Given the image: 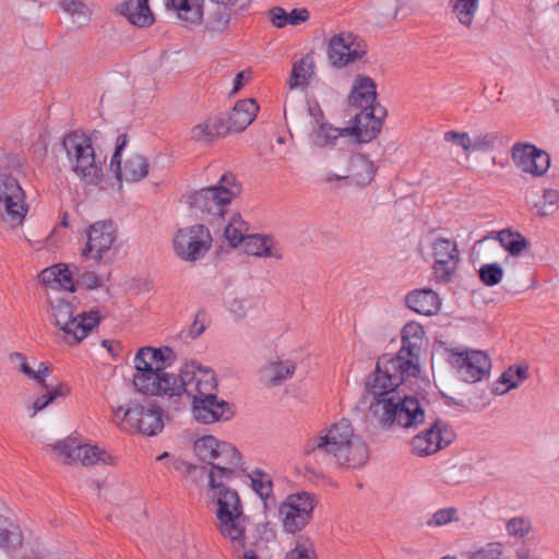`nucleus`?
Returning a JSON list of instances; mask_svg holds the SVG:
<instances>
[{"label":"nucleus","mask_w":559,"mask_h":559,"mask_svg":"<svg viewBox=\"0 0 559 559\" xmlns=\"http://www.w3.org/2000/svg\"><path fill=\"white\" fill-rule=\"evenodd\" d=\"M412 376L397 372L371 373L365 383V399L372 420L381 428L417 429L425 423L426 412L420 401L407 395L402 384Z\"/></svg>","instance_id":"obj_1"},{"label":"nucleus","mask_w":559,"mask_h":559,"mask_svg":"<svg viewBox=\"0 0 559 559\" xmlns=\"http://www.w3.org/2000/svg\"><path fill=\"white\" fill-rule=\"evenodd\" d=\"M305 451L328 456L343 471L359 469L370 457L368 444L347 418H341L320 430L307 441Z\"/></svg>","instance_id":"obj_2"},{"label":"nucleus","mask_w":559,"mask_h":559,"mask_svg":"<svg viewBox=\"0 0 559 559\" xmlns=\"http://www.w3.org/2000/svg\"><path fill=\"white\" fill-rule=\"evenodd\" d=\"M70 169L85 185L96 186L104 178L105 157L96 153L88 135L71 132L62 141Z\"/></svg>","instance_id":"obj_3"},{"label":"nucleus","mask_w":559,"mask_h":559,"mask_svg":"<svg viewBox=\"0 0 559 559\" xmlns=\"http://www.w3.org/2000/svg\"><path fill=\"white\" fill-rule=\"evenodd\" d=\"M425 330L416 321L407 322L402 330V347L396 355H383L376 365V371L397 372L406 376H418L419 352L424 343Z\"/></svg>","instance_id":"obj_4"},{"label":"nucleus","mask_w":559,"mask_h":559,"mask_svg":"<svg viewBox=\"0 0 559 559\" xmlns=\"http://www.w3.org/2000/svg\"><path fill=\"white\" fill-rule=\"evenodd\" d=\"M111 421L126 432H138L144 436H156L164 428L162 409L152 403L129 401L123 405L114 406Z\"/></svg>","instance_id":"obj_5"},{"label":"nucleus","mask_w":559,"mask_h":559,"mask_svg":"<svg viewBox=\"0 0 559 559\" xmlns=\"http://www.w3.org/2000/svg\"><path fill=\"white\" fill-rule=\"evenodd\" d=\"M240 193V187L233 176H223L217 185L193 191L186 197V203L204 221L219 219L226 206Z\"/></svg>","instance_id":"obj_6"},{"label":"nucleus","mask_w":559,"mask_h":559,"mask_svg":"<svg viewBox=\"0 0 559 559\" xmlns=\"http://www.w3.org/2000/svg\"><path fill=\"white\" fill-rule=\"evenodd\" d=\"M425 259L432 261V275L436 282L448 284L455 276L460 264V251L453 238L428 233L419 243Z\"/></svg>","instance_id":"obj_7"},{"label":"nucleus","mask_w":559,"mask_h":559,"mask_svg":"<svg viewBox=\"0 0 559 559\" xmlns=\"http://www.w3.org/2000/svg\"><path fill=\"white\" fill-rule=\"evenodd\" d=\"M176 360L175 352L168 346L140 347L132 360L134 372L132 385L138 393L154 380L164 369H168Z\"/></svg>","instance_id":"obj_8"},{"label":"nucleus","mask_w":559,"mask_h":559,"mask_svg":"<svg viewBox=\"0 0 559 559\" xmlns=\"http://www.w3.org/2000/svg\"><path fill=\"white\" fill-rule=\"evenodd\" d=\"M28 213L26 193L19 180L0 173V219L12 228L20 227Z\"/></svg>","instance_id":"obj_9"},{"label":"nucleus","mask_w":559,"mask_h":559,"mask_svg":"<svg viewBox=\"0 0 559 559\" xmlns=\"http://www.w3.org/2000/svg\"><path fill=\"white\" fill-rule=\"evenodd\" d=\"M128 136L120 134L110 160V169L119 182L135 183L143 180L150 171L147 158L139 152H128Z\"/></svg>","instance_id":"obj_10"},{"label":"nucleus","mask_w":559,"mask_h":559,"mask_svg":"<svg viewBox=\"0 0 559 559\" xmlns=\"http://www.w3.org/2000/svg\"><path fill=\"white\" fill-rule=\"evenodd\" d=\"M317 499L312 493L299 491L288 495L280 504L278 513L285 532L302 531L312 520Z\"/></svg>","instance_id":"obj_11"},{"label":"nucleus","mask_w":559,"mask_h":559,"mask_svg":"<svg viewBox=\"0 0 559 559\" xmlns=\"http://www.w3.org/2000/svg\"><path fill=\"white\" fill-rule=\"evenodd\" d=\"M211 247V233L201 224L180 228L173 239L176 255L186 262H195L202 259Z\"/></svg>","instance_id":"obj_12"},{"label":"nucleus","mask_w":559,"mask_h":559,"mask_svg":"<svg viewBox=\"0 0 559 559\" xmlns=\"http://www.w3.org/2000/svg\"><path fill=\"white\" fill-rule=\"evenodd\" d=\"M448 353L450 364L463 381L475 383L488 376L491 361L485 352L450 349Z\"/></svg>","instance_id":"obj_13"},{"label":"nucleus","mask_w":559,"mask_h":559,"mask_svg":"<svg viewBox=\"0 0 559 559\" xmlns=\"http://www.w3.org/2000/svg\"><path fill=\"white\" fill-rule=\"evenodd\" d=\"M454 439L455 432L451 426L438 419L429 428L412 438L411 452L419 457L429 456L447 448Z\"/></svg>","instance_id":"obj_14"},{"label":"nucleus","mask_w":559,"mask_h":559,"mask_svg":"<svg viewBox=\"0 0 559 559\" xmlns=\"http://www.w3.org/2000/svg\"><path fill=\"white\" fill-rule=\"evenodd\" d=\"M183 395L192 402L218 391V379L215 371L195 360L185 362Z\"/></svg>","instance_id":"obj_15"},{"label":"nucleus","mask_w":559,"mask_h":559,"mask_svg":"<svg viewBox=\"0 0 559 559\" xmlns=\"http://www.w3.org/2000/svg\"><path fill=\"white\" fill-rule=\"evenodd\" d=\"M364 43L350 32L333 35L328 41L326 55L332 67L342 69L364 58Z\"/></svg>","instance_id":"obj_16"},{"label":"nucleus","mask_w":559,"mask_h":559,"mask_svg":"<svg viewBox=\"0 0 559 559\" xmlns=\"http://www.w3.org/2000/svg\"><path fill=\"white\" fill-rule=\"evenodd\" d=\"M86 242L82 255L100 262L114 248L117 240V229L111 222H96L85 230Z\"/></svg>","instance_id":"obj_17"},{"label":"nucleus","mask_w":559,"mask_h":559,"mask_svg":"<svg viewBox=\"0 0 559 559\" xmlns=\"http://www.w3.org/2000/svg\"><path fill=\"white\" fill-rule=\"evenodd\" d=\"M218 391H213L205 397H201L190 404L191 415L194 420L204 425L228 421L235 415L234 405L221 399Z\"/></svg>","instance_id":"obj_18"},{"label":"nucleus","mask_w":559,"mask_h":559,"mask_svg":"<svg viewBox=\"0 0 559 559\" xmlns=\"http://www.w3.org/2000/svg\"><path fill=\"white\" fill-rule=\"evenodd\" d=\"M511 158L521 173L532 177L544 176L550 167L549 155L528 143H515L511 148Z\"/></svg>","instance_id":"obj_19"},{"label":"nucleus","mask_w":559,"mask_h":559,"mask_svg":"<svg viewBox=\"0 0 559 559\" xmlns=\"http://www.w3.org/2000/svg\"><path fill=\"white\" fill-rule=\"evenodd\" d=\"M204 468L206 469L207 485L228 484L245 472L242 456L234 444Z\"/></svg>","instance_id":"obj_20"},{"label":"nucleus","mask_w":559,"mask_h":559,"mask_svg":"<svg viewBox=\"0 0 559 559\" xmlns=\"http://www.w3.org/2000/svg\"><path fill=\"white\" fill-rule=\"evenodd\" d=\"M377 169L369 157L364 154H355L350 157L344 174L328 170L322 176V182L332 185L335 181L349 180L357 187H366L373 180Z\"/></svg>","instance_id":"obj_21"},{"label":"nucleus","mask_w":559,"mask_h":559,"mask_svg":"<svg viewBox=\"0 0 559 559\" xmlns=\"http://www.w3.org/2000/svg\"><path fill=\"white\" fill-rule=\"evenodd\" d=\"M497 135L492 132H475L449 130L443 133L444 143L451 148L469 155L474 152H488L493 148Z\"/></svg>","instance_id":"obj_22"},{"label":"nucleus","mask_w":559,"mask_h":559,"mask_svg":"<svg viewBox=\"0 0 559 559\" xmlns=\"http://www.w3.org/2000/svg\"><path fill=\"white\" fill-rule=\"evenodd\" d=\"M183 381L185 364L180 366L178 372L164 369L140 394L151 397L180 399L185 392Z\"/></svg>","instance_id":"obj_23"},{"label":"nucleus","mask_w":559,"mask_h":559,"mask_svg":"<svg viewBox=\"0 0 559 559\" xmlns=\"http://www.w3.org/2000/svg\"><path fill=\"white\" fill-rule=\"evenodd\" d=\"M100 323L98 310L81 311L72 316L69 322L60 330L63 341L69 345H78Z\"/></svg>","instance_id":"obj_24"},{"label":"nucleus","mask_w":559,"mask_h":559,"mask_svg":"<svg viewBox=\"0 0 559 559\" xmlns=\"http://www.w3.org/2000/svg\"><path fill=\"white\" fill-rule=\"evenodd\" d=\"M249 524L250 518L243 511L217 519L215 527L224 539L228 540L238 550H241L248 545Z\"/></svg>","instance_id":"obj_25"},{"label":"nucleus","mask_w":559,"mask_h":559,"mask_svg":"<svg viewBox=\"0 0 559 559\" xmlns=\"http://www.w3.org/2000/svg\"><path fill=\"white\" fill-rule=\"evenodd\" d=\"M76 271L78 266L74 264L57 263L43 270L39 281L50 290L49 293H74L76 288L73 274Z\"/></svg>","instance_id":"obj_26"},{"label":"nucleus","mask_w":559,"mask_h":559,"mask_svg":"<svg viewBox=\"0 0 559 559\" xmlns=\"http://www.w3.org/2000/svg\"><path fill=\"white\" fill-rule=\"evenodd\" d=\"M305 112H308L317 122V126L309 134L310 141L314 146H333L335 145L337 139L346 136L345 132H343V128H335L328 122H320L323 121V112L318 106L311 107L301 104L300 114Z\"/></svg>","instance_id":"obj_27"},{"label":"nucleus","mask_w":559,"mask_h":559,"mask_svg":"<svg viewBox=\"0 0 559 559\" xmlns=\"http://www.w3.org/2000/svg\"><path fill=\"white\" fill-rule=\"evenodd\" d=\"M207 487L209 496L216 506V520L245 511L238 491L228 484L207 485Z\"/></svg>","instance_id":"obj_28"},{"label":"nucleus","mask_w":559,"mask_h":559,"mask_svg":"<svg viewBox=\"0 0 559 559\" xmlns=\"http://www.w3.org/2000/svg\"><path fill=\"white\" fill-rule=\"evenodd\" d=\"M243 251L252 257L282 260L284 249L281 242L272 235L251 234L245 239Z\"/></svg>","instance_id":"obj_29"},{"label":"nucleus","mask_w":559,"mask_h":559,"mask_svg":"<svg viewBox=\"0 0 559 559\" xmlns=\"http://www.w3.org/2000/svg\"><path fill=\"white\" fill-rule=\"evenodd\" d=\"M352 127L343 128L346 136H355L358 142H370L381 129V120L376 117V109H359Z\"/></svg>","instance_id":"obj_30"},{"label":"nucleus","mask_w":559,"mask_h":559,"mask_svg":"<svg viewBox=\"0 0 559 559\" xmlns=\"http://www.w3.org/2000/svg\"><path fill=\"white\" fill-rule=\"evenodd\" d=\"M9 359L20 373L40 388H46V380L52 372L50 365L36 358H28L22 353H12Z\"/></svg>","instance_id":"obj_31"},{"label":"nucleus","mask_w":559,"mask_h":559,"mask_svg":"<svg viewBox=\"0 0 559 559\" xmlns=\"http://www.w3.org/2000/svg\"><path fill=\"white\" fill-rule=\"evenodd\" d=\"M230 445V442L218 439L213 435H203L193 440L191 451L194 459L203 463L204 467H207Z\"/></svg>","instance_id":"obj_32"},{"label":"nucleus","mask_w":559,"mask_h":559,"mask_svg":"<svg viewBox=\"0 0 559 559\" xmlns=\"http://www.w3.org/2000/svg\"><path fill=\"white\" fill-rule=\"evenodd\" d=\"M406 306L414 312L432 317L439 313L442 307V299L432 289H414L406 295Z\"/></svg>","instance_id":"obj_33"},{"label":"nucleus","mask_w":559,"mask_h":559,"mask_svg":"<svg viewBox=\"0 0 559 559\" xmlns=\"http://www.w3.org/2000/svg\"><path fill=\"white\" fill-rule=\"evenodd\" d=\"M377 100L376 83L372 79L358 75L352 86L347 105L352 109H374Z\"/></svg>","instance_id":"obj_34"},{"label":"nucleus","mask_w":559,"mask_h":559,"mask_svg":"<svg viewBox=\"0 0 559 559\" xmlns=\"http://www.w3.org/2000/svg\"><path fill=\"white\" fill-rule=\"evenodd\" d=\"M48 316L50 322L60 331L76 312V305L61 293H48Z\"/></svg>","instance_id":"obj_35"},{"label":"nucleus","mask_w":559,"mask_h":559,"mask_svg":"<svg viewBox=\"0 0 559 559\" xmlns=\"http://www.w3.org/2000/svg\"><path fill=\"white\" fill-rule=\"evenodd\" d=\"M247 479L249 480L251 490L262 501L264 511L270 510L275 503L272 476L267 472L257 467L247 474Z\"/></svg>","instance_id":"obj_36"},{"label":"nucleus","mask_w":559,"mask_h":559,"mask_svg":"<svg viewBox=\"0 0 559 559\" xmlns=\"http://www.w3.org/2000/svg\"><path fill=\"white\" fill-rule=\"evenodd\" d=\"M258 111L259 106L252 98L237 102L228 118V129L235 132L243 131L252 123Z\"/></svg>","instance_id":"obj_37"},{"label":"nucleus","mask_w":559,"mask_h":559,"mask_svg":"<svg viewBox=\"0 0 559 559\" xmlns=\"http://www.w3.org/2000/svg\"><path fill=\"white\" fill-rule=\"evenodd\" d=\"M76 461L81 466H117L119 456L96 444L81 443Z\"/></svg>","instance_id":"obj_38"},{"label":"nucleus","mask_w":559,"mask_h":559,"mask_svg":"<svg viewBox=\"0 0 559 559\" xmlns=\"http://www.w3.org/2000/svg\"><path fill=\"white\" fill-rule=\"evenodd\" d=\"M296 362L292 359L274 360L260 370L262 381L271 386H276L290 379L296 371Z\"/></svg>","instance_id":"obj_39"},{"label":"nucleus","mask_w":559,"mask_h":559,"mask_svg":"<svg viewBox=\"0 0 559 559\" xmlns=\"http://www.w3.org/2000/svg\"><path fill=\"white\" fill-rule=\"evenodd\" d=\"M121 14L133 25L146 27L154 23L147 0H128L121 4Z\"/></svg>","instance_id":"obj_40"},{"label":"nucleus","mask_w":559,"mask_h":559,"mask_svg":"<svg viewBox=\"0 0 559 559\" xmlns=\"http://www.w3.org/2000/svg\"><path fill=\"white\" fill-rule=\"evenodd\" d=\"M81 443L74 438H64L46 445V450L66 465H78V455Z\"/></svg>","instance_id":"obj_41"},{"label":"nucleus","mask_w":559,"mask_h":559,"mask_svg":"<svg viewBox=\"0 0 559 559\" xmlns=\"http://www.w3.org/2000/svg\"><path fill=\"white\" fill-rule=\"evenodd\" d=\"M273 26L283 28L286 26H297L306 23L309 17V11L306 8H295L287 11L281 7H274L269 12Z\"/></svg>","instance_id":"obj_42"},{"label":"nucleus","mask_w":559,"mask_h":559,"mask_svg":"<svg viewBox=\"0 0 559 559\" xmlns=\"http://www.w3.org/2000/svg\"><path fill=\"white\" fill-rule=\"evenodd\" d=\"M177 17L187 24H199L203 19L204 0H170Z\"/></svg>","instance_id":"obj_43"},{"label":"nucleus","mask_w":559,"mask_h":559,"mask_svg":"<svg viewBox=\"0 0 559 559\" xmlns=\"http://www.w3.org/2000/svg\"><path fill=\"white\" fill-rule=\"evenodd\" d=\"M527 378L528 368L526 366H511L502 372L493 388V392L496 394H506L507 392L516 389Z\"/></svg>","instance_id":"obj_44"},{"label":"nucleus","mask_w":559,"mask_h":559,"mask_svg":"<svg viewBox=\"0 0 559 559\" xmlns=\"http://www.w3.org/2000/svg\"><path fill=\"white\" fill-rule=\"evenodd\" d=\"M496 239L510 257L518 258L530 248L528 240L518 231L502 229L498 231Z\"/></svg>","instance_id":"obj_45"},{"label":"nucleus","mask_w":559,"mask_h":559,"mask_svg":"<svg viewBox=\"0 0 559 559\" xmlns=\"http://www.w3.org/2000/svg\"><path fill=\"white\" fill-rule=\"evenodd\" d=\"M110 274L93 269L83 270L75 282V286L86 290H105L109 292Z\"/></svg>","instance_id":"obj_46"},{"label":"nucleus","mask_w":559,"mask_h":559,"mask_svg":"<svg viewBox=\"0 0 559 559\" xmlns=\"http://www.w3.org/2000/svg\"><path fill=\"white\" fill-rule=\"evenodd\" d=\"M23 543L21 527L10 518L0 513V547L16 548Z\"/></svg>","instance_id":"obj_47"},{"label":"nucleus","mask_w":559,"mask_h":559,"mask_svg":"<svg viewBox=\"0 0 559 559\" xmlns=\"http://www.w3.org/2000/svg\"><path fill=\"white\" fill-rule=\"evenodd\" d=\"M314 73V61L312 57L306 56L295 62L288 80L289 88L304 87L308 84Z\"/></svg>","instance_id":"obj_48"},{"label":"nucleus","mask_w":559,"mask_h":559,"mask_svg":"<svg viewBox=\"0 0 559 559\" xmlns=\"http://www.w3.org/2000/svg\"><path fill=\"white\" fill-rule=\"evenodd\" d=\"M248 233V224L239 213H234L225 227L224 237L231 247L236 248L245 243V239L249 236Z\"/></svg>","instance_id":"obj_49"},{"label":"nucleus","mask_w":559,"mask_h":559,"mask_svg":"<svg viewBox=\"0 0 559 559\" xmlns=\"http://www.w3.org/2000/svg\"><path fill=\"white\" fill-rule=\"evenodd\" d=\"M461 521L460 511L454 507L440 508L432 512L426 521L428 528H441Z\"/></svg>","instance_id":"obj_50"},{"label":"nucleus","mask_w":559,"mask_h":559,"mask_svg":"<svg viewBox=\"0 0 559 559\" xmlns=\"http://www.w3.org/2000/svg\"><path fill=\"white\" fill-rule=\"evenodd\" d=\"M284 559H318L313 540L306 535H299Z\"/></svg>","instance_id":"obj_51"},{"label":"nucleus","mask_w":559,"mask_h":559,"mask_svg":"<svg viewBox=\"0 0 559 559\" xmlns=\"http://www.w3.org/2000/svg\"><path fill=\"white\" fill-rule=\"evenodd\" d=\"M534 209L540 216H550L559 211V191L557 189H544Z\"/></svg>","instance_id":"obj_52"},{"label":"nucleus","mask_w":559,"mask_h":559,"mask_svg":"<svg viewBox=\"0 0 559 559\" xmlns=\"http://www.w3.org/2000/svg\"><path fill=\"white\" fill-rule=\"evenodd\" d=\"M533 531V523L527 516H513L506 522V532L510 537L523 539Z\"/></svg>","instance_id":"obj_53"},{"label":"nucleus","mask_w":559,"mask_h":559,"mask_svg":"<svg viewBox=\"0 0 559 559\" xmlns=\"http://www.w3.org/2000/svg\"><path fill=\"white\" fill-rule=\"evenodd\" d=\"M478 9V0H455L453 11L459 22L469 27Z\"/></svg>","instance_id":"obj_54"},{"label":"nucleus","mask_w":559,"mask_h":559,"mask_svg":"<svg viewBox=\"0 0 559 559\" xmlns=\"http://www.w3.org/2000/svg\"><path fill=\"white\" fill-rule=\"evenodd\" d=\"M504 275V270L499 263L483 264L478 271L480 282L488 287L498 285Z\"/></svg>","instance_id":"obj_55"},{"label":"nucleus","mask_w":559,"mask_h":559,"mask_svg":"<svg viewBox=\"0 0 559 559\" xmlns=\"http://www.w3.org/2000/svg\"><path fill=\"white\" fill-rule=\"evenodd\" d=\"M504 545L501 542H490L468 554L469 559H502Z\"/></svg>","instance_id":"obj_56"},{"label":"nucleus","mask_w":559,"mask_h":559,"mask_svg":"<svg viewBox=\"0 0 559 559\" xmlns=\"http://www.w3.org/2000/svg\"><path fill=\"white\" fill-rule=\"evenodd\" d=\"M62 8L71 16L75 17L78 22H86L88 20L90 11L80 0H63Z\"/></svg>","instance_id":"obj_57"},{"label":"nucleus","mask_w":559,"mask_h":559,"mask_svg":"<svg viewBox=\"0 0 559 559\" xmlns=\"http://www.w3.org/2000/svg\"><path fill=\"white\" fill-rule=\"evenodd\" d=\"M216 135L215 128L213 124L209 122H202L199 124H195L191 131L190 136L193 141L197 142H212Z\"/></svg>","instance_id":"obj_58"},{"label":"nucleus","mask_w":559,"mask_h":559,"mask_svg":"<svg viewBox=\"0 0 559 559\" xmlns=\"http://www.w3.org/2000/svg\"><path fill=\"white\" fill-rule=\"evenodd\" d=\"M51 404V396H48L46 391L31 400L25 404V409L28 417L34 418L38 413L44 411L48 405Z\"/></svg>","instance_id":"obj_59"},{"label":"nucleus","mask_w":559,"mask_h":559,"mask_svg":"<svg viewBox=\"0 0 559 559\" xmlns=\"http://www.w3.org/2000/svg\"><path fill=\"white\" fill-rule=\"evenodd\" d=\"M207 318L204 312H198L189 326L188 334L191 338L199 337L206 329Z\"/></svg>","instance_id":"obj_60"},{"label":"nucleus","mask_w":559,"mask_h":559,"mask_svg":"<svg viewBox=\"0 0 559 559\" xmlns=\"http://www.w3.org/2000/svg\"><path fill=\"white\" fill-rule=\"evenodd\" d=\"M212 3L229 12H239L245 10L250 0H210Z\"/></svg>","instance_id":"obj_61"},{"label":"nucleus","mask_w":559,"mask_h":559,"mask_svg":"<svg viewBox=\"0 0 559 559\" xmlns=\"http://www.w3.org/2000/svg\"><path fill=\"white\" fill-rule=\"evenodd\" d=\"M44 389H45L47 395L51 396V403L53 401H56L57 399H64L71 393L70 386L64 382H60V383H57L56 385H50V386H48L46 384V388H44Z\"/></svg>","instance_id":"obj_62"},{"label":"nucleus","mask_w":559,"mask_h":559,"mask_svg":"<svg viewBox=\"0 0 559 559\" xmlns=\"http://www.w3.org/2000/svg\"><path fill=\"white\" fill-rule=\"evenodd\" d=\"M284 116L286 122L290 124L293 128H295L296 130L302 129L304 123L299 120L298 110L296 107L285 105Z\"/></svg>","instance_id":"obj_63"},{"label":"nucleus","mask_w":559,"mask_h":559,"mask_svg":"<svg viewBox=\"0 0 559 559\" xmlns=\"http://www.w3.org/2000/svg\"><path fill=\"white\" fill-rule=\"evenodd\" d=\"M515 558L516 559H547L545 556H543L525 546H521L515 550Z\"/></svg>","instance_id":"obj_64"}]
</instances>
